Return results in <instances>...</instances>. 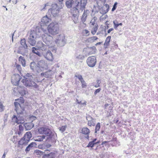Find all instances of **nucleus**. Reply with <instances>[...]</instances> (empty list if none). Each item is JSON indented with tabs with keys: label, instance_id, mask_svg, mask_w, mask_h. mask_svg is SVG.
I'll return each mask as SVG.
<instances>
[{
	"label": "nucleus",
	"instance_id": "nucleus-39",
	"mask_svg": "<svg viewBox=\"0 0 158 158\" xmlns=\"http://www.w3.org/2000/svg\"><path fill=\"white\" fill-rule=\"evenodd\" d=\"M100 127V123H98L95 126V133H97L98 131H99Z\"/></svg>",
	"mask_w": 158,
	"mask_h": 158
},
{
	"label": "nucleus",
	"instance_id": "nucleus-30",
	"mask_svg": "<svg viewBox=\"0 0 158 158\" xmlns=\"http://www.w3.org/2000/svg\"><path fill=\"white\" fill-rule=\"evenodd\" d=\"M20 108L17 109V108H15V110L17 112V113L18 114V116L19 115H22L23 114L24 111V110L23 109H21V110H20Z\"/></svg>",
	"mask_w": 158,
	"mask_h": 158
},
{
	"label": "nucleus",
	"instance_id": "nucleus-61",
	"mask_svg": "<svg viewBox=\"0 0 158 158\" xmlns=\"http://www.w3.org/2000/svg\"><path fill=\"white\" fill-rule=\"evenodd\" d=\"M108 141H104L102 142V144H101L102 145L105 144V145H106V143H108Z\"/></svg>",
	"mask_w": 158,
	"mask_h": 158
},
{
	"label": "nucleus",
	"instance_id": "nucleus-34",
	"mask_svg": "<svg viewBox=\"0 0 158 158\" xmlns=\"http://www.w3.org/2000/svg\"><path fill=\"white\" fill-rule=\"evenodd\" d=\"M98 25L97 23H96L91 31V33L93 35H94L96 33L98 29Z\"/></svg>",
	"mask_w": 158,
	"mask_h": 158
},
{
	"label": "nucleus",
	"instance_id": "nucleus-28",
	"mask_svg": "<svg viewBox=\"0 0 158 158\" xmlns=\"http://www.w3.org/2000/svg\"><path fill=\"white\" fill-rule=\"evenodd\" d=\"M19 61L21 63V64L23 67H25L26 65V61L24 57L20 56L19 58Z\"/></svg>",
	"mask_w": 158,
	"mask_h": 158
},
{
	"label": "nucleus",
	"instance_id": "nucleus-20",
	"mask_svg": "<svg viewBox=\"0 0 158 158\" xmlns=\"http://www.w3.org/2000/svg\"><path fill=\"white\" fill-rule=\"evenodd\" d=\"M31 137V133L30 131H28L25 134L23 137V139H25V140H26L27 142H28L30 140V139Z\"/></svg>",
	"mask_w": 158,
	"mask_h": 158
},
{
	"label": "nucleus",
	"instance_id": "nucleus-48",
	"mask_svg": "<svg viewBox=\"0 0 158 158\" xmlns=\"http://www.w3.org/2000/svg\"><path fill=\"white\" fill-rule=\"evenodd\" d=\"M16 67L19 72L20 73H21V72L22 71V68L21 65L19 64H16Z\"/></svg>",
	"mask_w": 158,
	"mask_h": 158
},
{
	"label": "nucleus",
	"instance_id": "nucleus-33",
	"mask_svg": "<svg viewBox=\"0 0 158 158\" xmlns=\"http://www.w3.org/2000/svg\"><path fill=\"white\" fill-rule=\"evenodd\" d=\"M45 136L44 135H42L37 136V138L35 139L36 141L41 142L45 138Z\"/></svg>",
	"mask_w": 158,
	"mask_h": 158
},
{
	"label": "nucleus",
	"instance_id": "nucleus-49",
	"mask_svg": "<svg viewBox=\"0 0 158 158\" xmlns=\"http://www.w3.org/2000/svg\"><path fill=\"white\" fill-rule=\"evenodd\" d=\"M14 104L15 106V108H17L18 109L19 108V107H20V108H21L20 104L19 103L15 102H14Z\"/></svg>",
	"mask_w": 158,
	"mask_h": 158
},
{
	"label": "nucleus",
	"instance_id": "nucleus-51",
	"mask_svg": "<svg viewBox=\"0 0 158 158\" xmlns=\"http://www.w3.org/2000/svg\"><path fill=\"white\" fill-rule=\"evenodd\" d=\"M75 77H76L78 78V79L80 81H81V80H82L83 79V78L82 76L81 75H75Z\"/></svg>",
	"mask_w": 158,
	"mask_h": 158
},
{
	"label": "nucleus",
	"instance_id": "nucleus-54",
	"mask_svg": "<svg viewBox=\"0 0 158 158\" xmlns=\"http://www.w3.org/2000/svg\"><path fill=\"white\" fill-rule=\"evenodd\" d=\"M101 90V88H99L97 89H96L94 92V95H96L98 93H99L100 91Z\"/></svg>",
	"mask_w": 158,
	"mask_h": 158
},
{
	"label": "nucleus",
	"instance_id": "nucleus-7",
	"mask_svg": "<svg viewBox=\"0 0 158 158\" xmlns=\"http://www.w3.org/2000/svg\"><path fill=\"white\" fill-rule=\"evenodd\" d=\"M37 37L36 34L34 31H31L28 39V42L31 46H34L36 43L35 39Z\"/></svg>",
	"mask_w": 158,
	"mask_h": 158
},
{
	"label": "nucleus",
	"instance_id": "nucleus-58",
	"mask_svg": "<svg viewBox=\"0 0 158 158\" xmlns=\"http://www.w3.org/2000/svg\"><path fill=\"white\" fill-rule=\"evenodd\" d=\"M30 118L31 120H32V122H33V120H35L36 119V118L35 116L32 115L30 117Z\"/></svg>",
	"mask_w": 158,
	"mask_h": 158
},
{
	"label": "nucleus",
	"instance_id": "nucleus-6",
	"mask_svg": "<svg viewBox=\"0 0 158 158\" xmlns=\"http://www.w3.org/2000/svg\"><path fill=\"white\" fill-rule=\"evenodd\" d=\"M55 42L59 47L63 46L65 44V37L63 35H58L56 38Z\"/></svg>",
	"mask_w": 158,
	"mask_h": 158
},
{
	"label": "nucleus",
	"instance_id": "nucleus-57",
	"mask_svg": "<svg viewBox=\"0 0 158 158\" xmlns=\"http://www.w3.org/2000/svg\"><path fill=\"white\" fill-rule=\"evenodd\" d=\"M23 127L22 126L21 124H20L19 125V130L21 131H23Z\"/></svg>",
	"mask_w": 158,
	"mask_h": 158
},
{
	"label": "nucleus",
	"instance_id": "nucleus-10",
	"mask_svg": "<svg viewBox=\"0 0 158 158\" xmlns=\"http://www.w3.org/2000/svg\"><path fill=\"white\" fill-rule=\"evenodd\" d=\"M22 77L18 74H14L11 78L12 83L15 85H18L19 82L21 79Z\"/></svg>",
	"mask_w": 158,
	"mask_h": 158
},
{
	"label": "nucleus",
	"instance_id": "nucleus-2",
	"mask_svg": "<svg viewBox=\"0 0 158 158\" xmlns=\"http://www.w3.org/2000/svg\"><path fill=\"white\" fill-rule=\"evenodd\" d=\"M20 44L21 45L19 47L17 52L23 56H26L27 52L28 46L25 39L23 38L21 40Z\"/></svg>",
	"mask_w": 158,
	"mask_h": 158
},
{
	"label": "nucleus",
	"instance_id": "nucleus-19",
	"mask_svg": "<svg viewBox=\"0 0 158 158\" xmlns=\"http://www.w3.org/2000/svg\"><path fill=\"white\" fill-rule=\"evenodd\" d=\"M37 145L35 142H33L31 143L26 148L25 151L26 152H29L30 150L32 149L33 147H35Z\"/></svg>",
	"mask_w": 158,
	"mask_h": 158
},
{
	"label": "nucleus",
	"instance_id": "nucleus-55",
	"mask_svg": "<svg viewBox=\"0 0 158 158\" xmlns=\"http://www.w3.org/2000/svg\"><path fill=\"white\" fill-rule=\"evenodd\" d=\"M77 101H78V100H77ZM77 103L79 104H81V105H83L84 106H85L86 105V102L85 101L83 103H82L81 102V101H80V102H78V101H77Z\"/></svg>",
	"mask_w": 158,
	"mask_h": 158
},
{
	"label": "nucleus",
	"instance_id": "nucleus-16",
	"mask_svg": "<svg viewBox=\"0 0 158 158\" xmlns=\"http://www.w3.org/2000/svg\"><path fill=\"white\" fill-rule=\"evenodd\" d=\"M38 48L42 51H45L47 48L46 45L44 44L41 41H39L37 44Z\"/></svg>",
	"mask_w": 158,
	"mask_h": 158
},
{
	"label": "nucleus",
	"instance_id": "nucleus-8",
	"mask_svg": "<svg viewBox=\"0 0 158 158\" xmlns=\"http://www.w3.org/2000/svg\"><path fill=\"white\" fill-rule=\"evenodd\" d=\"M38 132L40 134H45L47 136H50L52 133L51 131L46 127H40L38 129Z\"/></svg>",
	"mask_w": 158,
	"mask_h": 158
},
{
	"label": "nucleus",
	"instance_id": "nucleus-40",
	"mask_svg": "<svg viewBox=\"0 0 158 158\" xmlns=\"http://www.w3.org/2000/svg\"><path fill=\"white\" fill-rule=\"evenodd\" d=\"M67 127V125H65L64 126H62L61 127H59V129L60 131L62 133H63L66 130Z\"/></svg>",
	"mask_w": 158,
	"mask_h": 158
},
{
	"label": "nucleus",
	"instance_id": "nucleus-12",
	"mask_svg": "<svg viewBox=\"0 0 158 158\" xmlns=\"http://www.w3.org/2000/svg\"><path fill=\"white\" fill-rule=\"evenodd\" d=\"M37 67L40 69L41 70L45 69L47 68V65L44 60H41L38 62Z\"/></svg>",
	"mask_w": 158,
	"mask_h": 158
},
{
	"label": "nucleus",
	"instance_id": "nucleus-23",
	"mask_svg": "<svg viewBox=\"0 0 158 158\" xmlns=\"http://www.w3.org/2000/svg\"><path fill=\"white\" fill-rule=\"evenodd\" d=\"M38 50V49H37L35 47H33L32 48V52L33 53L35 54L38 56L41 57L42 56L43 54L39 52Z\"/></svg>",
	"mask_w": 158,
	"mask_h": 158
},
{
	"label": "nucleus",
	"instance_id": "nucleus-13",
	"mask_svg": "<svg viewBox=\"0 0 158 158\" xmlns=\"http://www.w3.org/2000/svg\"><path fill=\"white\" fill-rule=\"evenodd\" d=\"M96 49L95 47L93 46L91 47L84 48L83 49V52H87L88 55H90L95 53Z\"/></svg>",
	"mask_w": 158,
	"mask_h": 158
},
{
	"label": "nucleus",
	"instance_id": "nucleus-31",
	"mask_svg": "<svg viewBox=\"0 0 158 158\" xmlns=\"http://www.w3.org/2000/svg\"><path fill=\"white\" fill-rule=\"evenodd\" d=\"M36 65L35 63L34 62H32L30 63V69L33 71H35V70L37 69L38 67H36Z\"/></svg>",
	"mask_w": 158,
	"mask_h": 158
},
{
	"label": "nucleus",
	"instance_id": "nucleus-21",
	"mask_svg": "<svg viewBox=\"0 0 158 158\" xmlns=\"http://www.w3.org/2000/svg\"><path fill=\"white\" fill-rule=\"evenodd\" d=\"M90 133V130L87 127H84L82 130V133L86 135L85 138L87 139L89 138V135Z\"/></svg>",
	"mask_w": 158,
	"mask_h": 158
},
{
	"label": "nucleus",
	"instance_id": "nucleus-53",
	"mask_svg": "<svg viewBox=\"0 0 158 158\" xmlns=\"http://www.w3.org/2000/svg\"><path fill=\"white\" fill-rule=\"evenodd\" d=\"M1 103H0V112H2L4 110V106L3 105L1 104Z\"/></svg>",
	"mask_w": 158,
	"mask_h": 158
},
{
	"label": "nucleus",
	"instance_id": "nucleus-47",
	"mask_svg": "<svg viewBox=\"0 0 158 158\" xmlns=\"http://www.w3.org/2000/svg\"><path fill=\"white\" fill-rule=\"evenodd\" d=\"M84 58V56L82 55H79L76 56V58L79 60H83Z\"/></svg>",
	"mask_w": 158,
	"mask_h": 158
},
{
	"label": "nucleus",
	"instance_id": "nucleus-52",
	"mask_svg": "<svg viewBox=\"0 0 158 158\" xmlns=\"http://www.w3.org/2000/svg\"><path fill=\"white\" fill-rule=\"evenodd\" d=\"M117 4L118 3L117 2H115L114 3L111 10L112 11H114L116 10V8L117 7Z\"/></svg>",
	"mask_w": 158,
	"mask_h": 158
},
{
	"label": "nucleus",
	"instance_id": "nucleus-18",
	"mask_svg": "<svg viewBox=\"0 0 158 158\" xmlns=\"http://www.w3.org/2000/svg\"><path fill=\"white\" fill-rule=\"evenodd\" d=\"M41 31H43L44 32L45 31V27L43 26L41 24H40V26L36 27L35 29V31L37 34V33H40Z\"/></svg>",
	"mask_w": 158,
	"mask_h": 158
},
{
	"label": "nucleus",
	"instance_id": "nucleus-46",
	"mask_svg": "<svg viewBox=\"0 0 158 158\" xmlns=\"http://www.w3.org/2000/svg\"><path fill=\"white\" fill-rule=\"evenodd\" d=\"M97 0V3L98 6H99V4L100 2L101 3L100 4L101 5L104 4L105 2H106V0Z\"/></svg>",
	"mask_w": 158,
	"mask_h": 158
},
{
	"label": "nucleus",
	"instance_id": "nucleus-32",
	"mask_svg": "<svg viewBox=\"0 0 158 158\" xmlns=\"http://www.w3.org/2000/svg\"><path fill=\"white\" fill-rule=\"evenodd\" d=\"M19 118H18V117H17L16 115H14L12 117V120L13 122L19 124L21 122H19V121L18 120Z\"/></svg>",
	"mask_w": 158,
	"mask_h": 158
},
{
	"label": "nucleus",
	"instance_id": "nucleus-22",
	"mask_svg": "<svg viewBox=\"0 0 158 158\" xmlns=\"http://www.w3.org/2000/svg\"><path fill=\"white\" fill-rule=\"evenodd\" d=\"M26 130H31L34 126V124L32 122L26 123L23 125Z\"/></svg>",
	"mask_w": 158,
	"mask_h": 158
},
{
	"label": "nucleus",
	"instance_id": "nucleus-4",
	"mask_svg": "<svg viewBox=\"0 0 158 158\" xmlns=\"http://www.w3.org/2000/svg\"><path fill=\"white\" fill-rule=\"evenodd\" d=\"M48 30L49 33L52 35H55L58 33L59 28L57 24L53 23H51L48 25Z\"/></svg>",
	"mask_w": 158,
	"mask_h": 158
},
{
	"label": "nucleus",
	"instance_id": "nucleus-63",
	"mask_svg": "<svg viewBox=\"0 0 158 158\" xmlns=\"http://www.w3.org/2000/svg\"><path fill=\"white\" fill-rule=\"evenodd\" d=\"M114 30V29L113 28H111L108 30L107 31L108 33H110V32Z\"/></svg>",
	"mask_w": 158,
	"mask_h": 158
},
{
	"label": "nucleus",
	"instance_id": "nucleus-44",
	"mask_svg": "<svg viewBox=\"0 0 158 158\" xmlns=\"http://www.w3.org/2000/svg\"><path fill=\"white\" fill-rule=\"evenodd\" d=\"M98 39V37L96 36H94L89 38L88 40L89 41L94 42V41L97 40Z\"/></svg>",
	"mask_w": 158,
	"mask_h": 158
},
{
	"label": "nucleus",
	"instance_id": "nucleus-1",
	"mask_svg": "<svg viewBox=\"0 0 158 158\" xmlns=\"http://www.w3.org/2000/svg\"><path fill=\"white\" fill-rule=\"evenodd\" d=\"M87 3V0H68L66 1L65 5L68 8H71L73 6L72 10L73 21L78 19L80 11L82 12L84 10Z\"/></svg>",
	"mask_w": 158,
	"mask_h": 158
},
{
	"label": "nucleus",
	"instance_id": "nucleus-59",
	"mask_svg": "<svg viewBox=\"0 0 158 158\" xmlns=\"http://www.w3.org/2000/svg\"><path fill=\"white\" fill-rule=\"evenodd\" d=\"M22 131H20V130L17 131L16 132V133L18 134L19 135H20L21 134V133Z\"/></svg>",
	"mask_w": 158,
	"mask_h": 158
},
{
	"label": "nucleus",
	"instance_id": "nucleus-29",
	"mask_svg": "<svg viewBox=\"0 0 158 158\" xmlns=\"http://www.w3.org/2000/svg\"><path fill=\"white\" fill-rule=\"evenodd\" d=\"M61 8V7H59L56 4L54 3L52 5V8L50 9V10H60Z\"/></svg>",
	"mask_w": 158,
	"mask_h": 158
},
{
	"label": "nucleus",
	"instance_id": "nucleus-41",
	"mask_svg": "<svg viewBox=\"0 0 158 158\" xmlns=\"http://www.w3.org/2000/svg\"><path fill=\"white\" fill-rule=\"evenodd\" d=\"M95 120H91L88 122V125L89 126H94L95 125Z\"/></svg>",
	"mask_w": 158,
	"mask_h": 158
},
{
	"label": "nucleus",
	"instance_id": "nucleus-15",
	"mask_svg": "<svg viewBox=\"0 0 158 158\" xmlns=\"http://www.w3.org/2000/svg\"><path fill=\"white\" fill-rule=\"evenodd\" d=\"M109 5L107 4H105L104 6L101 7L100 9V13L102 15L106 14L109 11Z\"/></svg>",
	"mask_w": 158,
	"mask_h": 158
},
{
	"label": "nucleus",
	"instance_id": "nucleus-42",
	"mask_svg": "<svg viewBox=\"0 0 158 158\" xmlns=\"http://www.w3.org/2000/svg\"><path fill=\"white\" fill-rule=\"evenodd\" d=\"M82 85V88H86L87 86V84L85 81L83 79L81 81Z\"/></svg>",
	"mask_w": 158,
	"mask_h": 158
},
{
	"label": "nucleus",
	"instance_id": "nucleus-37",
	"mask_svg": "<svg viewBox=\"0 0 158 158\" xmlns=\"http://www.w3.org/2000/svg\"><path fill=\"white\" fill-rule=\"evenodd\" d=\"M50 73L49 72H45L41 73V76H44L45 77H49L50 76Z\"/></svg>",
	"mask_w": 158,
	"mask_h": 158
},
{
	"label": "nucleus",
	"instance_id": "nucleus-17",
	"mask_svg": "<svg viewBox=\"0 0 158 158\" xmlns=\"http://www.w3.org/2000/svg\"><path fill=\"white\" fill-rule=\"evenodd\" d=\"M25 89L26 88L23 86H19L17 87L18 92L22 96L26 94Z\"/></svg>",
	"mask_w": 158,
	"mask_h": 158
},
{
	"label": "nucleus",
	"instance_id": "nucleus-43",
	"mask_svg": "<svg viewBox=\"0 0 158 158\" xmlns=\"http://www.w3.org/2000/svg\"><path fill=\"white\" fill-rule=\"evenodd\" d=\"M24 78H31V79H33V77H32V75L31 74L27 73L25 76L23 77Z\"/></svg>",
	"mask_w": 158,
	"mask_h": 158
},
{
	"label": "nucleus",
	"instance_id": "nucleus-11",
	"mask_svg": "<svg viewBox=\"0 0 158 158\" xmlns=\"http://www.w3.org/2000/svg\"><path fill=\"white\" fill-rule=\"evenodd\" d=\"M43 55L48 60L52 61L54 59L53 56L51 51L49 50L47 52H42Z\"/></svg>",
	"mask_w": 158,
	"mask_h": 158
},
{
	"label": "nucleus",
	"instance_id": "nucleus-25",
	"mask_svg": "<svg viewBox=\"0 0 158 158\" xmlns=\"http://www.w3.org/2000/svg\"><path fill=\"white\" fill-rule=\"evenodd\" d=\"M60 10H50L49 9L48 11V13H51L53 17H55L57 16L58 14L59 13Z\"/></svg>",
	"mask_w": 158,
	"mask_h": 158
},
{
	"label": "nucleus",
	"instance_id": "nucleus-26",
	"mask_svg": "<svg viewBox=\"0 0 158 158\" xmlns=\"http://www.w3.org/2000/svg\"><path fill=\"white\" fill-rule=\"evenodd\" d=\"M55 153L54 152H51L48 154H44L43 156V158H54Z\"/></svg>",
	"mask_w": 158,
	"mask_h": 158
},
{
	"label": "nucleus",
	"instance_id": "nucleus-24",
	"mask_svg": "<svg viewBox=\"0 0 158 158\" xmlns=\"http://www.w3.org/2000/svg\"><path fill=\"white\" fill-rule=\"evenodd\" d=\"M89 11L88 10H84L82 16L81 20L84 23L86 20L87 17V12Z\"/></svg>",
	"mask_w": 158,
	"mask_h": 158
},
{
	"label": "nucleus",
	"instance_id": "nucleus-50",
	"mask_svg": "<svg viewBox=\"0 0 158 158\" xmlns=\"http://www.w3.org/2000/svg\"><path fill=\"white\" fill-rule=\"evenodd\" d=\"M86 120L88 121V122L90 121V120H94V118H93L90 115H89L86 116Z\"/></svg>",
	"mask_w": 158,
	"mask_h": 158
},
{
	"label": "nucleus",
	"instance_id": "nucleus-62",
	"mask_svg": "<svg viewBox=\"0 0 158 158\" xmlns=\"http://www.w3.org/2000/svg\"><path fill=\"white\" fill-rule=\"evenodd\" d=\"M52 52H53L54 53H56V49L55 47H53V48L52 49Z\"/></svg>",
	"mask_w": 158,
	"mask_h": 158
},
{
	"label": "nucleus",
	"instance_id": "nucleus-45",
	"mask_svg": "<svg viewBox=\"0 0 158 158\" xmlns=\"http://www.w3.org/2000/svg\"><path fill=\"white\" fill-rule=\"evenodd\" d=\"M95 145V143H93L92 141H91L89 143L88 145L86 147H91L92 148L94 147Z\"/></svg>",
	"mask_w": 158,
	"mask_h": 158
},
{
	"label": "nucleus",
	"instance_id": "nucleus-36",
	"mask_svg": "<svg viewBox=\"0 0 158 158\" xmlns=\"http://www.w3.org/2000/svg\"><path fill=\"white\" fill-rule=\"evenodd\" d=\"M34 153L36 155H39L40 156L41 155H44V152L39 150H36L34 151Z\"/></svg>",
	"mask_w": 158,
	"mask_h": 158
},
{
	"label": "nucleus",
	"instance_id": "nucleus-60",
	"mask_svg": "<svg viewBox=\"0 0 158 158\" xmlns=\"http://www.w3.org/2000/svg\"><path fill=\"white\" fill-rule=\"evenodd\" d=\"M20 102L21 103H23L24 102V100L23 98H20Z\"/></svg>",
	"mask_w": 158,
	"mask_h": 158
},
{
	"label": "nucleus",
	"instance_id": "nucleus-35",
	"mask_svg": "<svg viewBox=\"0 0 158 158\" xmlns=\"http://www.w3.org/2000/svg\"><path fill=\"white\" fill-rule=\"evenodd\" d=\"M28 142L26 141V140L23 139V137L21 138V139L19 141L18 144L20 145H23L24 144L27 143Z\"/></svg>",
	"mask_w": 158,
	"mask_h": 158
},
{
	"label": "nucleus",
	"instance_id": "nucleus-38",
	"mask_svg": "<svg viewBox=\"0 0 158 158\" xmlns=\"http://www.w3.org/2000/svg\"><path fill=\"white\" fill-rule=\"evenodd\" d=\"M23 114L22 115H19L18 116V118L19 119L18 120L19 121V122H21L20 123H24V118L23 117Z\"/></svg>",
	"mask_w": 158,
	"mask_h": 158
},
{
	"label": "nucleus",
	"instance_id": "nucleus-64",
	"mask_svg": "<svg viewBox=\"0 0 158 158\" xmlns=\"http://www.w3.org/2000/svg\"><path fill=\"white\" fill-rule=\"evenodd\" d=\"M49 6V4H48V3H47L45 5V6H44V8H43V9L42 10H45L46 9V8H45V7L47 6Z\"/></svg>",
	"mask_w": 158,
	"mask_h": 158
},
{
	"label": "nucleus",
	"instance_id": "nucleus-56",
	"mask_svg": "<svg viewBox=\"0 0 158 158\" xmlns=\"http://www.w3.org/2000/svg\"><path fill=\"white\" fill-rule=\"evenodd\" d=\"M115 23V22H113L114 25V27L115 29H117V27L119 26L118 23L116 24Z\"/></svg>",
	"mask_w": 158,
	"mask_h": 158
},
{
	"label": "nucleus",
	"instance_id": "nucleus-14",
	"mask_svg": "<svg viewBox=\"0 0 158 158\" xmlns=\"http://www.w3.org/2000/svg\"><path fill=\"white\" fill-rule=\"evenodd\" d=\"M51 19L47 15L44 16L42 19L41 23L40 24H41L44 27H46L47 24H48L51 21Z\"/></svg>",
	"mask_w": 158,
	"mask_h": 158
},
{
	"label": "nucleus",
	"instance_id": "nucleus-3",
	"mask_svg": "<svg viewBox=\"0 0 158 158\" xmlns=\"http://www.w3.org/2000/svg\"><path fill=\"white\" fill-rule=\"evenodd\" d=\"M33 79L30 78H24L22 80L21 82L27 87L37 89L39 87V85L33 81Z\"/></svg>",
	"mask_w": 158,
	"mask_h": 158
},
{
	"label": "nucleus",
	"instance_id": "nucleus-27",
	"mask_svg": "<svg viewBox=\"0 0 158 158\" xmlns=\"http://www.w3.org/2000/svg\"><path fill=\"white\" fill-rule=\"evenodd\" d=\"M111 38V36H108L106 38L105 42L104 44V48H107L108 46L109 45V42Z\"/></svg>",
	"mask_w": 158,
	"mask_h": 158
},
{
	"label": "nucleus",
	"instance_id": "nucleus-9",
	"mask_svg": "<svg viewBox=\"0 0 158 158\" xmlns=\"http://www.w3.org/2000/svg\"><path fill=\"white\" fill-rule=\"evenodd\" d=\"M96 57L94 56H91L87 58L86 62L89 67H93L96 65Z\"/></svg>",
	"mask_w": 158,
	"mask_h": 158
},
{
	"label": "nucleus",
	"instance_id": "nucleus-5",
	"mask_svg": "<svg viewBox=\"0 0 158 158\" xmlns=\"http://www.w3.org/2000/svg\"><path fill=\"white\" fill-rule=\"evenodd\" d=\"M41 37L43 41L47 45L49 48L51 47L52 46L51 44L52 42V37L45 33L42 34Z\"/></svg>",
	"mask_w": 158,
	"mask_h": 158
}]
</instances>
